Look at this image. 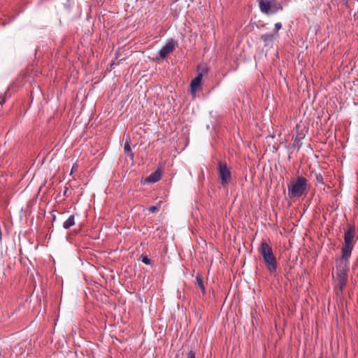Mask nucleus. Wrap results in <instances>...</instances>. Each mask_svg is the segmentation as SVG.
Returning a JSON list of instances; mask_svg holds the SVG:
<instances>
[{
	"instance_id": "obj_1",
	"label": "nucleus",
	"mask_w": 358,
	"mask_h": 358,
	"mask_svg": "<svg viewBox=\"0 0 358 358\" xmlns=\"http://www.w3.org/2000/svg\"><path fill=\"white\" fill-rule=\"evenodd\" d=\"M258 252L262 255L268 271L271 274L276 273L278 262L272 248L266 241H263L258 248Z\"/></svg>"
},
{
	"instance_id": "obj_2",
	"label": "nucleus",
	"mask_w": 358,
	"mask_h": 358,
	"mask_svg": "<svg viewBox=\"0 0 358 358\" xmlns=\"http://www.w3.org/2000/svg\"><path fill=\"white\" fill-rule=\"evenodd\" d=\"M308 180L303 176H299L296 180L291 181L287 185L288 196L290 199L299 198L306 195L309 190Z\"/></svg>"
},
{
	"instance_id": "obj_3",
	"label": "nucleus",
	"mask_w": 358,
	"mask_h": 358,
	"mask_svg": "<svg viewBox=\"0 0 358 358\" xmlns=\"http://www.w3.org/2000/svg\"><path fill=\"white\" fill-rule=\"evenodd\" d=\"M355 229L350 226L344 235V244L341 248V257L350 259L355 245Z\"/></svg>"
},
{
	"instance_id": "obj_4",
	"label": "nucleus",
	"mask_w": 358,
	"mask_h": 358,
	"mask_svg": "<svg viewBox=\"0 0 358 358\" xmlns=\"http://www.w3.org/2000/svg\"><path fill=\"white\" fill-rule=\"evenodd\" d=\"M348 266L349 259H344L343 257H341L336 266V275L341 290L343 289L348 282Z\"/></svg>"
},
{
	"instance_id": "obj_5",
	"label": "nucleus",
	"mask_w": 358,
	"mask_h": 358,
	"mask_svg": "<svg viewBox=\"0 0 358 358\" xmlns=\"http://www.w3.org/2000/svg\"><path fill=\"white\" fill-rule=\"evenodd\" d=\"M257 2L261 12L266 15L276 13L282 10L280 4L274 3L271 0H257Z\"/></svg>"
},
{
	"instance_id": "obj_6",
	"label": "nucleus",
	"mask_w": 358,
	"mask_h": 358,
	"mask_svg": "<svg viewBox=\"0 0 358 358\" xmlns=\"http://www.w3.org/2000/svg\"><path fill=\"white\" fill-rule=\"evenodd\" d=\"M218 177L223 187H226L231 180V175L226 163L220 162L217 167Z\"/></svg>"
},
{
	"instance_id": "obj_7",
	"label": "nucleus",
	"mask_w": 358,
	"mask_h": 358,
	"mask_svg": "<svg viewBox=\"0 0 358 358\" xmlns=\"http://www.w3.org/2000/svg\"><path fill=\"white\" fill-rule=\"evenodd\" d=\"M177 45V43L173 40H171L167 43L160 50L159 56L162 59L166 58L168 55L171 53Z\"/></svg>"
},
{
	"instance_id": "obj_8",
	"label": "nucleus",
	"mask_w": 358,
	"mask_h": 358,
	"mask_svg": "<svg viewBox=\"0 0 358 358\" xmlns=\"http://www.w3.org/2000/svg\"><path fill=\"white\" fill-rule=\"evenodd\" d=\"M202 77V73H199L198 75L191 81L190 87L192 93H195L200 87Z\"/></svg>"
},
{
	"instance_id": "obj_9",
	"label": "nucleus",
	"mask_w": 358,
	"mask_h": 358,
	"mask_svg": "<svg viewBox=\"0 0 358 358\" xmlns=\"http://www.w3.org/2000/svg\"><path fill=\"white\" fill-rule=\"evenodd\" d=\"M162 171L159 169L156 170L154 173H151L146 179L145 182L148 183H154L161 179Z\"/></svg>"
},
{
	"instance_id": "obj_10",
	"label": "nucleus",
	"mask_w": 358,
	"mask_h": 358,
	"mask_svg": "<svg viewBox=\"0 0 358 358\" xmlns=\"http://www.w3.org/2000/svg\"><path fill=\"white\" fill-rule=\"evenodd\" d=\"M278 33L265 34L261 36V38L265 43V45H267L270 43L276 40L278 38Z\"/></svg>"
},
{
	"instance_id": "obj_11",
	"label": "nucleus",
	"mask_w": 358,
	"mask_h": 358,
	"mask_svg": "<svg viewBox=\"0 0 358 358\" xmlns=\"http://www.w3.org/2000/svg\"><path fill=\"white\" fill-rule=\"evenodd\" d=\"M195 284L199 287V288L202 292L203 294H205V286L203 284V278L201 274H197L196 276V282Z\"/></svg>"
},
{
	"instance_id": "obj_12",
	"label": "nucleus",
	"mask_w": 358,
	"mask_h": 358,
	"mask_svg": "<svg viewBox=\"0 0 358 358\" xmlns=\"http://www.w3.org/2000/svg\"><path fill=\"white\" fill-rule=\"evenodd\" d=\"M75 224V217L74 215H72L69 217V218L63 223V227L66 229H69L71 227Z\"/></svg>"
},
{
	"instance_id": "obj_13",
	"label": "nucleus",
	"mask_w": 358,
	"mask_h": 358,
	"mask_svg": "<svg viewBox=\"0 0 358 358\" xmlns=\"http://www.w3.org/2000/svg\"><path fill=\"white\" fill-rule=\"evenodd\" d=\"M316 181L318 183L324 184V178L321 173L316 174Z\"/></svg>"
},
{
	"instance_id": "obj_14",
	"label": "nucleus",
	"mask_w": 358,
	"mask_h": 358,
	"mask_svg": "<svg viewBox=\"0 0 358 358\" xmlns=\"http://www.w3.org/2000/svg\"><path fill=\"white\" fill-rule=\"evenodd\" d=\"M142 262L145 264H150L151 261L147 256H141Z\"/></svg>"
},
{
	"instance_id": "obj_15",
	"label": "nucleus",
	"mask_w": 358,
	"mask_h": 358,
	"mask_svg": "<svg viewBox=\"0 0 358 358\" xmlns=\"http://www.w3.org/2000/svg\"><path fill=\"white\" fill-rule=\"evenodd\" d=\"M148 210L150 212V213H155L157 211L159 210V208L155 206H150Z\"/></svg>"
},
{
	"instance_id": "obj_16",
	"label": "nucleus",
	"mask_w": 358,
	"mask_h": 358,
	"mask_svg": "<svg viewBox=\"0 0 358 358\" xmlns=\"http://www.w3.org/2000/svg\"><path fill=\"white\" fill-rule=\"evenodd\" d=\"M187 358H196L195 352L193 350H189L187 354Z\"/></svg>"
},
{
	"instance_id": "obj_17",
	"label": "nucleus",
	"mask_w": 358,
	"mask_h": 358,
	"mask_svg": "<svg viewBox=\"0 0 358 358\" xmlns=\"http://www.w3.org/2000/svg\"><path fill=\"white\" fill-rule=\"evenodd\" d=\"M124 152H129L131 151V148H130V145L128 142H127L125 144H124Z\"/></svg>"
},
{
	"instance_id": "obj_18",
	"label": "nucleus",
	"mask_w": 358,
	"mask_h": 358,
	"mask_svg": "<svg viewBox=\"0 0 358 358\" xmlns=\"http://www.w3.org/2000/svg\"><path fill=\"white\" fill-rule=\"evenodd\" d=\"M282 28V24L280 22H277L275 24V33H278V30Z\"/></svg>"
},
{
	"instance_id": "obj_19",
	"label": "nucleus",
	"mask_w": 358,
	"mask_h": 358,
	"mask_svg": "<svg viewBox=\"0 0 358 358\" xmlns=\"http://www.w3.org/2000/svg\"><path fill=\"white\" fill-rule=\"evenodd\" d=\"M6 101V99L4 97L0 96V105H3Z\"/></svg>"
},
{
	"instance_id": "obj_20",
	"label": "nucleus",
	"mask_w": 358,
	"mask_h": 358,
	"mask_svg": "<svg viewBox=\"0 0 358 358\" xmlns=\"http://www.w3.org/2000/svg\"><path fill=\"white\" fill-rule=\"evenodd\" d=\"M77 168H78V166L77 165H73L72 169H71V173H73V171H76L77 170Z\"/></svg>"
},
{
	"instance_id": "obj_21",
	"label": "nucleus",
	"mask_w": 358,
	"mask_h": 358,
	"mask_svg": "<svg viewBox=\"0 0 358 358\" xmlns=\"http://www.w3.org/2000/svg\"><path fill=\"white\" fill-rule=\"evenodd\" d=\"M319 358H322V357H319Z\"/></svg>"
}]
</instances>
